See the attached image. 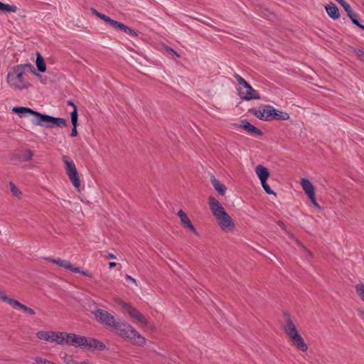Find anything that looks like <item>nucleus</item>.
I'll use <instances>...</instances> for the list:
<instances>
[{
	"label": "nucleus",
	"instance_id": "nucleus-1",
	"mask_svg": "<svg viewBox=\"0 0 364 364\" xmlns=\"http://www.w3.org/2000/svg\"><path fill=\"white\" fill-rule=\"evenodd\" d=\"M208 202L210 211L220 229L226 232L232 230L235 228L234 222L222 204L212 196L208 198Z\"/></svg>",
	"mask_w": 364,
	"mask_h": 364
},
{
	"label": "nucleus",
	"instance_id": "nucleus-2",
	"mask_svg": "<svg viewBox=\"0 0 364 364\" xmlns=\"http://www.w3.org/2000/svg\"><path fill=\"white\" fill-rule=\"evenodd\" d=\"M284 321L282 326L283 331L297 349L303 352L306 351L308 350V346L299 333L296 326L291 316L288 314H284Z\"/></svg>",
	"mask_w": 364,
	"mask_h": 364
},
{
	"label": "nucleus",
	"instance_id": "nucleus-3",
	"mask_svg": "<svg viewBox=\"0 0 364 364\" xmlns=\"http://www.w3.org/2000/svg\"><path fill=\"white\" fill-rule=\"evenodd\" d=\"M122 338L132 341L137 346H143L146 343V339L134 328L124 321H117L113 328Z\"/></svg>",
	"mask_w": 364,
	"mask_h": 364
},
{
	"label": "nucleus",
	"instance_id": "nucleus-4",
	"mask_svg": "<svg viewBox=\"0 0 364 364\" xmlns=\"http://www.w3.org/2000/svg\"><path fill=\"white\" fill-rule=\"evenodd\" d=\"M233 77L238 83L237 92L241 99L247 101L260 99L259 93L240 75L235 74Z\"/></svg>",
	"mask_w": 364,
	"mask_h": 364
},
{
	"label": "nucleus",
	"instance_id": "nucleus-5",
	"mask_svg": "<svg viewBox=\"0 0 364 364\" xmlns=\"http://www.w3.org/2000/svg\"><path fill=\"white\" fill-rule=\"evenodd\" d=\"M23 65H17L12 68L7 75V82L11 87L23 90L29 85L23 80Z\"/></svg>",
	"mask_w": 364,
	"mask_h": 364
},
{
	"label": "nucleus",
	"instance_id": "nucleus-6",
	"mask_svg": "<svg viewBox=\"0 0 364 364\" xmlns=\"http://www.w3.org/2000/svg\"><path fill=\"white\" fill-rule=\"evenodd\" d=\"M73 346L81 347L87 349H98L100 350L105 349L106 347L103 343L97 339L87 338L85 336L76 334H75Z\"/></svg>",
	"mask_w": 364,
	"mask_h": 364
},
{
	"label": "nucleus",
	"instance_id": "nucleus-7",
	"mask_svg": "<svg viewBox=\"0 0 364 364\" xmlns=\"http://www.w3.org/2000/svg\"><path fill=\"white\" fill-rule=\"evenodd\" d=\"M62 160L65 164V168L66 171V173L71 181L72 184L75 188H79L80 186V181L78 175V172L77 171L76 166L71 159V158L68 156L63 155L62 156Z\"/></svg>",
	"mask_w": 364,
	"mask_h": 364
},
{
	"label": "nucleus",
	"instance_id": "nucleus-8",
	"mask_svg": "<svg viewBox=\"0 0 364 364\" xmlns=\"http://www.w3.org/2000/svg\"><path fill=\"white\" fill-rule=\"evenodd\" d=\"M122 308L129 314V316L136 323H141L144 326H149V320L141 314L136 308L129 304L120 301L119 303Z\"/></svg>",
	"mask_w": 364,
	"mask_h": 364
},
{
	"label": "nucleus",
	"instance_id": "nucleus-9",
	"mask_svg": "<svg viewBox=\"0 0 364 364\" xmlns=\"http://www.w3.org/2000/svg\"><path fill=\"white\" fill-rule=\"evenodd\" d=\"M96 320L104 325L107 328L112 329L117 321L114 316L103 309H96L92 311Z\"/></svg>",
	"mask_w": 364,
	"mask_h": 364
},
{
	"label": "nucleus",
	"instance_id": "nucleus-10",
	"mask_svg": "<svg viewBox=\"0 0 364 364\" xmlns=\"http://www.w3.org/2000/svg\"><path fill=\"white\" fill-rule=\"evenodd\" d=\"M75 333L50 331L49 342L59 345L67 344L73 346Z\"/></svg>",
	"mask_w": 364,
	"mask_h": 364
},
{
	"label": "nucleus",
	"instance_id": "nucleus-11",
	"mask_svg": "<svg viewBox=\"0 0 364 364\" xmlns=\"http://www.w3.org/2000/svg\"><path fill=\"white\" fill-rule=\"evenodd\" d=\"M48 123H53L58 127H65L68 125L67 120L63 118L54 117L44 114L40 115V119L35 122V125L52 127Z\"/></svg>",
	"mask_w": 364,
	"mask_h": 364
},
{
	"label": "nucleus",
	"instance_id": "nucleus-12",
	"mask_svg": "<svg viewBox=\"0 0 364 364\" xmlns=\"http://www.w3.org/2000/svg\"><path fill=\"white\" fill-rule=\"evenodd\" d=\"M47 260L49 262H51L61 267H63L66 269L70 270L73 272L75 273H80L82 274L86 277H92V274L90 273L87 271L81 270L79 267H74L73 264L68 260L61 259L60 258L57 259H51V258H47Z\"/></svg>",
	"mask_w": 364,
	"mask_h": 364
},
{
	"label": "nucleus",
	"instance_id": "nucleus-13",
	"mask_svg": "<svg viewBox=\"0 0 364 364\" xmlns=\"http://www.w3.org/2000/svg\"><path fill=\"white\" fill-rule=\"evenodd\" d=\"M1 301L7 302L9 304H10L11 306H12L14 307L19 308L23 312L28 314L30 316H34L36 314V312L33 309L29 308V307L26 306V305L20 303L19 301L9 297L6 294H4Z\"/></svg>",
	"mask_w": 364,
	"mask_h": 364
},
{
	"label": "nucleus",
	"instance_id": "nucleus-14",
	"mask_svg": "<svg viewBox=\"0 0 364 364\" xmlns=\"http://www.w3.org/2000/svg\"><path fill=\"white\" fill-rule=\"evenodd\" d=\"M12 112L18 114L20 117H25L27 114H33L35 117V118L32 119L33 124H35L36 121L40 119V115H41V113L25 107H15L12 109Z\"/></svg>",
	"mask_w": 364,
	"mask_h": 364
},
{
	"label": "nucleus",
	"instance_id": "nucleus-15",
	"mask_svg": "<svg viewBox=\"0 0 364 364\" xmlns=\"http://www.w3.org/2000/svg\"><path fill=\"white\" fill-rule=\"evenodd\" d=\"M271 109V106H266V109L262 110H256L255 109H250V112H252L256 117L259 119L264 121H269L272 119V113L269 111Z\"/></svg>",
	"mask_w": 364,
	"mask_h": 364
},
{
	"label": "nucleus",
	"instance_id": "nucleus-16",
	"mask_svg": "<svg viewBox=\"0 0 364 364\" xmlns=\"http://www.w3.org/2000/svg\"><path fill=\"white\" fill-rule=\"evenodd\" d=\"M177 215L180 218L181 223L184 228L189 229L193 234L198 235V233L197 230L193 225L187 215L182 210H180L178 212Z\"/></svg>",
	"mask_w": 364,
	"mask_h": 364
},
{
	"label": "nucleus",
	"instance_id": "nucleus-17",
	"mask_svg": "<svg viewBox=\"0 0 364 364\" xmlns=\"http://www.w3.org/2000/svg\"><path fill=\"white\" fill-rule=\"evenodd\" d=\"M240 127L244 129L247 132L257 136H262V132L258 129L257 127L253 126L250 124L247 120L243 119L240 122V124L238 125Z\"/></svg>",
	"mask_w": 364,
	"mask_h": 364
},
{
	"label": "nucleus",
	"instance_id": "nucleus-18",
	"mask_svg": "<svg viewBox=\"0 0 364 364\" xmlns=\"http://www.w3.org/2000/svg\"><path fill=\"white\" fill-rule=\"evenodd\" d=\"M301 186L308 197L312 198L315 194V188L312 183L309 179L302 178L301 180Z\"/></svg>",
	"mask_w": 364,
	"mask_h": 364
},
{
	"label": "nucleus",
	"instance_id": "nucleus-19",
	"mask_svg": "<svg viewBox=\"0 0 364 364\" xmlns=\"http://www.w3.org/2000/svg\"><path fill=\"white\" fill-rule=\"evenodd\" d=\"M210 183L215 190L218 193L220 196H224L225 194L227 188L222 184L214 175L210 176Z\"/></svg>",
	"mask_w": 364,
	"mask_h": 364
},
{
	"label": "nucleus",
	"instance_id": "nucleus-20",
	"mask_svg": "<svg viewBox=\"0 0 364 364\" xmlns=\"http://www.w3.org/2000/svg\"><path fill=\"white\" fill-rule=\"evenodd\" d=\"M328 15L333 19L339 18L340 14L338 7L332 2L325 6Z\"/></svg>",
	"mask_w": 364,
	"mask_h": 364
},
{
	"label": "nucleus",
	"instance_id": "nucleus-21",
	"mask_svg": "<svg viewBox=\"0 0 364 364\" xmlns=\"http://www.w3.org/2000/svg\"><path fill=\"white\" fill-rule=\"evenodd\" d=\"M114 28L117 30L122 31L125 33H127L131 36H134V37L138 36V33L136 31L132 29L131 28L128 27L127 26L124 25V23H121V22L117 21V24L114 26Z\"/></svg>",
	"mask_w": 364,
	"mask_h": 364
},
{
	"label": "nucleus",
	"instance_id": "nucleus-22",
	"mask_svg": "<svg viewBox=\"0 0 364 364\" xmlns=\"http://www.w3.org/2000/svg\"><path fill=\"white\" fill-rule=\"evenodd\" d=\"M255 172L259 177L260 181L267 180L269 176V173L267 168L262 165H257L255 168Z\"/></svg>",
	"mask_w": 364,
	"mask_h": 364
},
{
	"label": "nucleus",
	"instance_id": "nucleus-23",
	"mask_svg": "<svg viewBox=\"0 0 364 364\" xmlns=\"http://www.w3.org/2000/svg\"><path fill=\"white\" fill-rule=\"evenodd\" d=\"M269 111L272 113V119L280 120H287L289 119V114L288 113L277 110L272 107H271V109H269Z\"/></svg>",
	"mask_w": 364,
	"mask_h": 364
},
{
	"label": "nucleus",
	"instance_id": "nucleus-24",
	"mask_svg": "<svg viewBox=\"0 0 364 364\" xmlns=\"http://www.w3.org/2000/svg\"><path fill=\"white\" fill-rule=\"evenodd\" d=\"M71 117V122L73 126V129L71 131V136H76L77 135V110L75 108V110H73L70 113Z\"/></svg>",
	"mask_w": 364,
	"mask_h": 364
},
{
	"label": "nucleus",
	"instance_id": "nucleus-25",
	"mask_svg": "<svg viewBox=\"0 0 364 364\" xmlns=\"http://www.w3.org/2000/svg\"><path fill=\"white\" fill-rule=\"evenodd\" d=\"M36 64L38 70L40 72L43 73L46 70V65L45 60H44L43 58L41 55V54L38 53H37V58H36Z\"/></svg>",
	"mask_w": 364,
	"mask_h": 364
},
{
	"label": "nucleus",
	"instance_id": "nucleus-26",
	"mask_svg": "<svg viewBox=\"0 0 364 364\" xmlns=\"http://www.w3.org/2000/svg\"><path fill=\"white\" fill-rule=\"evenodd\" d=\"M18 10V8L16 6L12 4H5L1 2V6H0V11H4L5 13H16Z\"/></svg>",
	"mask_w": 364,
	"mask_h": 364
},
{
	"label": "nucleus",
	"instance_id": "nucleus-27",
	"mask_svg": "<svg viewBox=\"0 0 364 364\" xmlns=\"http://www.w3.org/2000/svg\"><path fill=\"white\" fill-rule=\"evenodd\" d=\"M355 289L360 299L364 302V284L358 283L355 286Z\"/></svg>",
	"mask_w": 364,
	"mask_h": 364
},
{
	"label": "nucleus",
	"instance_id": "nucleus-28",
	"mask_svg": "<svg viewBox=\"0 0 364 364\" xmlns=\"http://www.w3.org/2000/svg\"><path fill=\"white\" fill-rule=\"evenodd\" d=\"M98 17L104 21H105L107 23L109 24L113 28H114L115 25L117 23V21L113 20L110 17L101 13L100 14V15H98Z\"/></svg>",
	"mask_w": 364,
	"mask_h": 364
},
{
	"label": "nucleus",
	"instance_id": "nucleus-29",
	"mask_svg": "<svg viewBox=\"0 0 364 364\" xmlns=\"http://www.w3.org/2000/svg\"><path fill=\"white\" fill-rule=\"evenodd\" d=\"M50 331H39L36 333L38 338L49 341Z\"/></svg>",
	"mask_w": 364,
	"mask_h": 364
},
{
	"label": "nucleus",
	"instance_id": "nucleus-30",
	"mask_svg": "<svg viewBox=\"0 0 364 364\" xmlns=\"http://www.w3.org/2000/svg\"><path fill=\"white\" fill-rule=\"evenodd\" d=\"M348 17L350 18L353 24L356 25L358 27L364 31V26L359 23L358 20V16L357 14H351V15H350Z\"/></svg>",
	"mask_w": 364,
	"mask_h": 364
},
{
	"label": "nucleus",
	"instance_id": "nucleus-31",
	"mask_svg": "<svg viewBox=\"0 0 364 364\" xmlns=\"http://www.w3.org/2000/svg\"><path fill=\"white\" fill-rule=\"evenodd\" d=\"M34 364H57L54 362L50 361L47 359L43 358L40 356H36L33 358Z\"/></svg>",
	"mask_w": 364,
	"mask_h": 364
},
{
	"label": "nucleus",
	"instance_id": "nucleus-32",
	"mask_svg": "<svg viewBox=\"0 0 364 364\" xmlns=\"http://www.w3.org/2000/svg\"><path fill=\"white\" fill-rule=\"evenodd\" d=\"M338 4L343 6L348 16L351 15V14H353L352 8L350 6V4L346 2L344 0H341Z\"/></svg>",
	"mask_w": 364,
	"mask_h": 364
},
{
	"label": "nucleus",
	"instance_id": "nucleus-33",
	"mask_svg": "<svg viewBox=\"0 0 364 364\" xmlns=\"http://www.w3.org/2000/svg\"><path fill=\"white\" fill-rule=\"evenodd\" d=\"M9 186H10V191L12 193V194L16 197H20V196L21 195V192L15 186V184L12 182H10Z\"/></svg>",
	"mask_w": 364,
	"mask_h": 364
},
{
	"label": "nucleus",
	"instance_id": "nucleus-34",
	"mask_svg": "<svg viewBox=\"0 0 364 364\" xmlns=\"http://www.w3.org/2000/svg\"><path fill=\"white\" fill-rule=\"evenodd\" d=\"M33 156V151L30 149L25 150L23 155L22 156V161H29L32 159V157Z\"/></svg>",
	"mask_w": 364,
	"mask_h": 364
},
{
	"label": "nucleus",
	"instance_id": "nucleus-35",
	"mask_svg": "<svg viewBox=\"0 0 364 364\" xmlns=\"http://www.w3.org/2000/svg\"><path fill=\"white\" fill-rule=\"evenodd\" d=\"M261 182V184H262V188H264V190L265 191V192L267 193V194H274L275 195L276 193L271 189V188L269 186V185L267 183V180H264V181H260Z\"/></svg>",
	"mask_w": 364,
	"mask_h": 364
},
{
	"label": "nucleus",
	"instance_id": "nucleus-36",
	"mask_svg": "<svg viewBox=\"0 0 364 364\" xmlns=\"http://www.w3.org/2000/svg\"><path fill=\"white\" fill-rule=\"evenodd\" d=\"M355 53L356 54V55L358 56V58L362 60V61H364V51L362 50H355Z\"/></svg>",
	"mask_w": 364,
	"mask_h": 364
},
{
	"label": "nucleus",
	"instance_id": "nucleus-37",
	"mask_svg": "<svg viewBox=\"0 0 364 364\" xmlns=\"http://www.w3.org/2000/svg\"><path fill=\"white\" fill-rule=\"evenodd\" d=\"M309 199L311 200V203H313L315 208H316L318 210H321V206L316 200L315 194L312 196V198H309Z\"/></svg>",
	"mask_w": 364,
	"mask_h": 364
},
{
	"label": "nucleus",
	"instance_id": "nucleus-38",
	"mask_svg": "<svg viewBox=\"0 0 364 364\" xmlns=\"http://www.w3.org/2000/svg\"><path fill=\"white\" fill-rule=\"evenodd\" d=\"M125 277H126L127 280H129L136 285V281L135 279H134L133 277H132L131 276H129L128 274H127Z\"/></svg>",
	"mask_w": 364,
	"mask_h": 364
},
{
	"label": "nucleus",
	"instance_id": "nucleus-39",
	"mask_svg": "<svg viewBox=\"0 0 364 364\" xmlns=\"http://www.w3.org/2000/svg\"><path fill=\"white\" fill-rule=\"evenodd\" d=\"M23 65V69L25 68H27L31 72H33L34 68H33V66L31 64H25V65Z\"/></svg>",
	"mask_w": 364,
	"mask_h": 364
},
{
	"label": "nucleus",
	"instance_id": "nucleus-40",
	"mask_svg": "<svg viewBox=\"0 0 364 364\" xmlns=\"http://www.w3.org/2000/svg\"><path fill=\"white\" fill-rule=\"evenodd\" d=\"M23 65V69L25 68H27L31 72H33L34 68H33V66L31 64H25V65Z\"/></svg>",
	"mask_w": 364,
	"mask_h": 364
},
{
	"label": "nucleus",
	"instance_id": "nucleus-41",
	"mask_svg": "<svg viewBox=\"0 0 364 364\" xmlns=\"http://www.w3.org/2000/svg\"><path fill=\"white\" fill-rule=\"evenodd\" d=\"M67 105L73 107V110H75V108L77 109V107L75 106L74 102L73 101H71V100L68 101L67 102Z\"/></svg>",
	"mask_w": 364,
	"mask_h": 364
},
{
	"label": "nucleus",
	"instance_id": "nucleus-42",
	"mask_svg": "<svg viewBox=\"0 0 364 364\" xmlns=\"http://www.w3.org/2000/svg\"><path fill=\"white\" fill-rule=\"evenodd\" d=\"M303 250L307 254L309 255L310 257H312V253L311 252V251L307 249L306 247H303Z\"/></svg>",
	"mask_w": 364,
	"mask_h": 364
},
{
	"label": "nucleus",
	"instance_id": "nucleus-43",
	"mask_svg": "<svg viewBox=\"0 0 364 364\" xmlns=\"http://www.w3.org/2000/svg\"><path fill=\"white\" fill-rule=\"evenodd\" d=\"M166 49H167V50L171 51V53L175 55L176 57H179V55L175 50H173L171 48H167Z\"/></svg>",
	"mask_w": 364,
	"mask_h": 364
},
{
	"label": "nucleus",
	"instance_id": "nucleus-44",
	"mask_svg": "<svg viewBox=\"0 0 364 364\" xmlns=\"http://www.w3.org/2000/svg\"><path fill=\"white\" fill-rule=\"evenodd\" d=\"M278 223V225H279V227H280L281 228H282L283 230H285V228H286V225H284V223L283 222H282V221H278V223Z\"/></svg>",
	"mask_w": 364,
	"mask_h": 364
},
{
	"label": "nucleus",
	"instance_id": "nucleus-45",
	"mask_svg": "<svg viewBox=\"0 0 364 364\" xmlns=\"http://www.w3.org/2000/svg\"><path fill=\"white\" fill-rule=\"evenodd\" d=\"M296 242L298 245V246L300 247L303 250V247H304L303 245V244L297 239H296Z\"/></svg>",
	"mask_w": 364,
	"mask_h": 364
},
{
	"label": "nucleus",
	"instance_id": "nucleus-46",
	"mask_svg": "<svg viewBox=\"0 0 364 364\" xmlns=\"http://www.w3.org/2000/svg\"><path fill=\"white\" fill-rule=\"evenodd\" d=\"M92 14H94L95 16H97L98 17V15H100V12H98L96 9H91Z\"/></svg>",
	"mask_w": 364,
	"mask_h": 364
},
{
	"label": "nucleus",
	"instance_id": "nucleus-47",
	"mask_svg": "<svg viewBox=\"0 0 364 364\" xmlns=\"http://www.w3.org/2000/svg\"><path fill=\"white\" fill-rule=\"evenodd\" d=\"M107 257L110 258V259H115L116 256L114 254H112V253H108Z\"/></svg>",
	"mask_w": 364,
	"mask_h": 364
},
{
	"label": "nucleus",
	"instance_id": "nucleus-48",
	"mask_svg": "<svg viewBox=\"0 0 364 364\" xmlns=\"http://www.w3.org/2000/svg\"><path fill=\"white\" fill-rule=\"evenodd\" d=\"M115 266H116V262H110L109 263V267L110 269H111V268H112V267H115Z\"/></svg>",
	"mask_w": 364,
	"mask_h": 364
},
{
	"label": "nucleus",
	"instance_id": "nucleus-49",
	"mask_svg": "<svg viewBox=\"0 0 364 364\" xmlns=\"http://www.w3.org/2000/svg\"><path fill=\"white\" fill-rule=\"evenodd\" d=\"M359 315L363 320H364V311H359Z\"/></svg>",
	"mask_w": 364,
	"mask_h": 364
},
{
	"label": "nucleus",
	"instance_id": "nucleus-50",
	"mask_svg": "<svg viewBox=\"0 0 364 364\" xmlns=\"http://www.w3.org/2000/svg\"><path fill=\"white\" fill-rule=\"evenodd\" d=\"M74 364H90L87 361H82V362H74Z\"/></svg>",
	"mask_w": 364,
	"mask_h": 364
},
{
	"label": "nucleus",
	"instance_id": "nucleus-51",
	"mask_svg": "<svg viewBox=\"0 0 364 364\" xmlns=\"http://www.w3.org/2000/svg\"><path fill=\"white\" fill-rule=\"evenodd\" d=\"M5 293L3 291H0V300L2 299V298L4 297Z\"/></svg>",
	"mask_w": 364,
	"mask_h": 364
},
{
	"label": "nucleus",
	"instance_id": "nucleus-52",
	"mask_svg": "<svg viewBox=\"0 0 364 364\" xmlns=\"http://www.w3.org/2000/svg\"><path fill=\"white\" fill-rule=\"evenodd\" d=\"M338 3H339L341 0H336Z\"/></svg>",
	"mask_w": 364,
	"mask_h": 364
}]
</instances>
